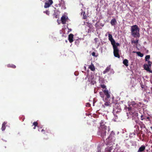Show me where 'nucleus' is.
<instances>
[{
    "label": "nucleus",
    "mask_w": 152,
    "mask_h": 152,
    "mask_svg": "<svg viewBox=\"0 0 152 152\" xmlns=\"http://www.w3.org/2000/svg\"><path fill=\"white\" fill-rule=\"evenodd\" d=\"M137 127L138 128V129L139 130V126H137Z\"/></svg>",
    "instance_id": "nucleus-42"
},
{
    "label": "nucleus",
    "mask_w": 152,
    "mask_h": 152,
    "mask_svg": "<svg viewBox=\"0 0 152 152\" xmlns=\"http://www.w3.org/2000/svg\"><path fill=\"white\" fill-rule=\"evenodd\" d=\"M150 55H147L145 57V61H147V62H148V61H149V59L150 58Z\"/></svg>",
    "instance_id": "nucleus-24"
},
{
    "label": "nucleus",
    "mask_w": 152,
    "mask_h": 152,
    "mask_svg": "<svg viewBox=\"0 0 152 152\" xmlns=\"http://www.w3.org/2000/svg\"><path fill=\"white\" fill-rule=\"evenodd\" d=\"M123 64L126 66H128V61L127 59H125L123 61Z\"/></svg>",
    "instance_id": "nucleus-17"
},
{
    "label": "nucleus",
    "mask_w": 152,
    "mask_h": 152,
    "mask_svg": "<svg viewBox=\"0 0 152 152\" xmlns=\"http://www.w3.org/2000/svg\"><path fill=\"white\" fill-rule=\"evenodd\" d=\"M108 39L110 41L112 46L116 44V42H115V40L113 38L112 35L110 34H108Z\"/></svg>",
    "instance_id": "nucleus-6"
},
{
    "label": "nucleus",
    "mask_w": 152,
    "mask_h": 152,
    "mask_svg": "<svg viewBox=\"0 0 152 152\" xmlns=\"http://www.w3.org/2000/svg\"><path fill=\"white\" fill-rule=\"evenodd\" d=\"M115 133L113 131L111 132L108 137L106 139L107 145H111L113 143L115 140Z\"/></svg>",
    "instance_id": "nucleus-3"
},
{
    "label": "nucleus",
    "mask_w": 152,
    "mask_h": 152,
    "mask_svg": "<svg viewBox=\"0 0 152 152\" xmlns=\"http://www.w3.org/2000/svg\"><path fill=\"white\" fill-rule=\"evenodd\" d=\"M91 106V104L89 103H86V106L87 107H90Z\"/></svg>",
    "instance_id": "nucleus-32"
},
{
    "label": "nucleus",
    "mask_w": 152,
    "mask_h": 152,
    "mask_svg": "<svg viewBox=\"0 0 152 152\" xmlns=\"http://www.w3.org/2000/svg\"><path fill=\"white\" fill-rule=\"evenodd\" d=\"M120 46V44L118 42H117L116 44L113 45V54L114 56L117 57L118 58H120V56L119 54V50L118 48V46Z\"/></svg>",
    "instance_id": "nucleus-4"
},
{
    "label": "nucleus",
    "mask_w": 152,
    "mask_h": 152,
    "mask_svg": "<svg viewBox=\"0 0 152 152\" xmlns=\"http://www.w3.org/2000/svg\"><path fill=\"white\" fill-rule=\"evenodd\" d=\"M110 104V102H106L104 104V105L105 106H109Z\"/></svg>",
    "instance_id": "nucleus-27"
},
{
    "label": "nucleus",
    "mask_w": 152,
    "mask_h": 152,
    "mask_svg": "<svg viewBox=\"0 0 152 152\" xmlns=\"http://www.w3.org/2000/svg\"><path fill=\"white\" fill-rule=\"evenodd\" d=\"M89 68L91 69V71H94L95 70L94 66L92 64H91L89 66Z\"/></svg>",
    "instance_id": "nucleus-18"
},
{
    "label": "nucleus",
    "mask_w": 152,
    "mask_h": 152,
    "mask_svg": "<svg viewBox=\"0 0 152 152\" xmlns=\"http://www.w3.org/2000/svg\"><path fill=\"white\" fill-rule=\"evenodd\" d=\"M96 83V81H94V80H91V83L92 85H94V84H95Z\"/></svg>",
    "instance_id": "nucleus-29"
},
{
    "label": "nucleus",
    "mask_w": 152,
    "mask_h": 152,
    "mask_svg": "<svg viewBox=\"0 0 152 152\" xmlns=\"http://www.w3.org/2000/svg\"><path fill=\"white\" fill-rule=\"evenodd\" d=\"M76 43H77V42H75V44H76Z\"/></svg>",
    "instance_id": "nucleus-41"
},
{
    "label": "nucleus",
    "mask_w": 152,
    "mask_h": 152,
    "mask_svg": "<svg viewBox=\"0 0 152 152\" xmlns=\"http://www.w3.org/2000/svg\"><path fill=\"white\" fill-rule=\"evenodd\" d=\"M87 23L88 24V26L90 28H91L93 27L92 25L90 23Z\"/></svg>",
    "instance_id": "nucleus-25"
},
{
    "label": "nucleus",
    "mask_w": 152,
    "mask_h": 152,
    "mask_svg": "<svg viewBox=\"0 0 152 152\" xmlns=\"http://www.w3.org/2000/svg\"><path fill=\"white\" fill-rule=\"evenodd\" d=\"M97 39L96 38H95V39H94V40L95 41H96V40Z\"/></svg>",
    "instance_id": "nucleus-39"
},
{
    "label": "nucleus",
    "mask_w": 152,
    "mask_h": 152,
    "mask_svg": "<svg viewBox=\"0 0 152 152\" xmlns=\"http://www.w3.org/2000/svg\"><path fill=\"white\" fill-rule=\"evenodd\" d=\"M136 53L138 56H140L141 57H142L143 56V54L141 53L140 52H136Z\"/></svg>",
    "instance_id": "nucleus-22"
},
{
    "label": "nucleus",
    "mask_w": 152,
    "mask_h": 152,
    "mask_svg": "<svg viewBox=\"0 0 152 152\" xmlns=\"http://www.w3.org/2000/svg\"><path fill=\"white\" fill-rule=\"evenodd\" d=\"M117 21L116 20L115 18L112 19L110 21V23L112 26L115 25Z\"/></svg>",
    "instance_id": "nucleus-15"
},
{
    "label": "nucleus",
    "mask_w": 152,
    "mask_h": 152,
    "mask_svg": "<svg viewBox=\"0 0 152 152\" xmlns=\"http://www.w3.org/2000/svg\"><path fill=\"white\" fill-rule=\"evenodd\" d=\"M7 66L8 67H11L12 68H15L16 67V66L12 64H9L7 65Z\"/></svg>",
    "instance_id": "nucleus-20"
},
{
    "label": "nucleus",
    "mask_w": 152,
    "mask_h": 152,
    "mask_svg": "<svg viewBox=\"0 0 152 152\" xmlns=\"http://www.w3.org/2000/svg\"><path fill=\"white\" fill-rule=\"evenodd\" d=\"M53 15L54 16V18H57L58 17L59 15L58 12H54Z\"/></svg>",
    "instance_id": "nucleus-21"
},
{
    "label": "nucleus",
    "mask_w": 152,
    "mask_h": 152,
    "mask_svg": "<svg viewBox=\"0 0 152 152\" xmlns=\"http://www.w3.org/2000/svg\"><path fill=\"white\" fill-rule=\"evenodd\" d=\"M47 132L48 133H51L50 131L49 130H47Z\"/></svg>",
    "instance_id": "nucleus-33"
},
{
    "label": "nucleus",
    "mask_w": 152,
    "mask_h": 152,
    "mask_svg": "<svg viewBox=\"0 0 152 152\" xmlns=\"http://www.w3.org/2000/svg\"><path fill=\"white\" fill-rule=\"evenodd\" d=\"M68 30H69V32H70L71 31H72V30L71 29H69V28H68Z\"/></svg>",
    "instance_id": "nucleus-35"
},
{
    "label": "nucleus",
    "mask_w": 152,
    "mask_h": 152,
    "mask_svg": "<svg viewBox=\"0 0 152 152\" xmlns=\"http://www.w3.org/2000/svg\"><path fill=\"white\" fill-rule=\"evenodd\" d=\"M83 16H84V17H83L84 19H86V16H85L84 15V14L83 15Z\"/></svg>",
    "instance_id": "nucleus-34"
},
{
    "label": "nucleus",
    "mask_w": 152,
    "mask_h": 152,
    "mask_svg": "<svg viewBox=\"0 0 152 152\" xmlns=\"http://www.w3.org/2000/svg\"><path fill=\"white\" fill-rule=\"evenodd\" d=\"M131 34L134 37H139L140 29L137 25H133L131 27Z\"/></svg>",
    "instance_id": "nucleus-2"
},
{
    "label": "nucleus",
    "mask_w": 152,
    "mask_h": 152,
    "mask_svg": "<svg viewBox=\"0 0 152 152\" xmlns=\"http://www.w3.org/2000/svg\"><path fill=\"white\" fill-rule=\"evenodd\" d=\"M38 123L37 122H35L33 123V125H34L35 126H37Z\"/></svg>",
    "instance_id": "nucleus-26"
},
{
    "label": "nucleus",
    "mask_w": 152,
    "mask_h": 152,
    "mask_svg": "<svg viewBox=\"0 0 152 152\" xmlns=\"http://www.w3.org/2000/svg\"><path fill=\"white\" fill-rule=\"evenodd\" d=\"M104 92V94L106 96V98L109 99L110 97V95L108 92V90L107 89H103L102 90Z\"/></svg>",
    "instance_id": "nucleus-8"
},
{
    "label": "nucleus",
    "mask_w": 152,
    "mask_h": 152,
    "mask_svg": "<svg viewBox=\"0 0 152 152\" xmlns=\"http://www.w3.org/2000/svg\"><path fill=\"white\" fill-rule=\"evenodd\" d=\"M112 148H113L112 146L108 147L105 149L104 152H111ZM113 152H117V151H115V150Z\"/></svg>",
    "instance_id": "nucleus-12"
},
{
    "label": "nucleus",
    "mask_w": 152,
    "mask_h": 152,
    "mask_svg": "<svg viewBox=\"0 0 152 152\" xmlns=\"http://www.w3.org/2000/svg\"><path fill=\"white\" fill-rule=\"evenodd\" d=\"M99 95L102 98H103V99H104V92L103 91V92H99Z\"/></svg>",
    "instance_id": "nucleus-23"
},
{
    "label": "nucleus",
    "mask_w": 152,
    "mask_h": 152,
    "mask_svg": "<svg viewBox=\"0 0 152 152\" xmlns=\"http://www.w3.org/2000/svg\"><path fill=\"white\" fill-rule=\"evenodd\" d=\"M148 64H145L144 65V68L147 71L151 73L152 71L150 69V67H151L152 63L150 61H148Z\"/></svg>",
    "instance_id": "nucleus-5"
},
{
    "label": "nucleus",
    "mask_w": 152,
    "mask_h": 152,
    "mask_svg": "<svg viewBox=\"0 0 152 152\" xmlns=\"http://www.w3.org/2000/svg\"><path fill=\"white\" fill-rule=\"evenodd\" d=\"M97 152H101L100 149H98V151Z\"/></svg>",
    "instance_id": "nucleus-36"
},
{
    "label": "nucleus",
    "mask_w": 152,
    "mask_h": 152,
    "mask_svg": "<svg viewBox=\"0 0 152 152\" xmlns=\"http://www.w3.org/2000/svg\"><path fill=\"white\" fill-rule=\"evenodd\" d=\"M138 40H134L132 41V43H134L135 44H137L138 43Z\"/></svg>",
    "instance_id": "nucleus-28"
},
{
    "label": "nucleus",
    "mask_w": 152,
    "mask_h": 152,
    "mask_svg": "<svg viewBox=\"0 0 152 152\" xmlns=\"http://www.w3.org/2000/svg\"><path fill=\"white\" fill-rule=\"evenodd\" d=\"M100 124L101 126L98 134V135L104 138L105 137L106 134H108L109 133L110 129L107 126H104V123L102 122V121H101Z\"/></svg>",
    "instance_id": "nucleus-1"
},
{
    "label": "nucleus",
    "mask_w": 152,
    "mask_h": 152,
    "mask_svg": "<svg viewBox=\"0 0 152 152\" xmlns=\"http://www.w3.org/2000/svg\"><path fill=\"white\" fill-rule=\"evenodd\" d=\"M36 127V126H34V128H33L34 129H35V128H35Z\"/></svg>",
    "instance_id": "nucleus-40"
},
{
    "label": "nucleus",
    "mask_w": 152,
    "mask_h": 152,
    "mask_svg": "<svg viewBox=\"0 0 152 152\" xmlns=\"http://www.w3.org/2000/svg\"><path fill=\"white\" fill-rule=\"evenodd\" d=\"M96 53L94 52H93L92 53V56H94V57H97V55H95Z\"/></svg>",
    "instance_id": "nucleus-30"
},
{
    "label": "nucleus",
    "mask_w": 152,
    "mask_h": 152,
    "mask_svg": "<svg viewBox=\"0 0 152 152\" xmlns=\"http://www.w3.org/2000/svg\"><path fill=\"white\" fill-rule=\"evenodd\" d=\"M61 20L62 24H66V16H63L61 17Z\"/></svg>",
    "instance_id": "nucleus-13"
},
{
    "label": "nucleus",
    "mask_w": 152,
    "mask_h": 152,
    "mask_svg": "<svg viewBox=\"0 0 152 152\" xmlns=\"http://www.w3.org/2000/svg\"><path fill=\"white\" fill-rule=\"evenodd\" d=\"M45 131V130H44V129H42V130L41 132H43V131Z\"/></svg>",
    "instance_id": "nucleus-37"
},
{
    "label": "nucleus",
    "mask_w": 152,
    "mask_h": 152,
    "mask_svg": "<svg viewBox=\"0 0 152 152\" xmlns=\"http://www.w3.org/2000/svg\"><path fill=\"white\" fill-rule=\"evenodd\" d=\"M138 115V114L137 113H136V114H135V115H137H137Z\"/></svg>",
    "instance_id": "nucleus-38"
},
{
    "label": "nucleus",
    "mask_w": 152,
    "mask_h": 152,
    "mask_svg": "<svg viewBox=\"0 0 152 152\" xmlns=\"http://www.w3.org/2000/svg\"><path fill=\"white\" fill-rule=\"evenodd\" d=\"M99 81L100 83L101 84L100 85V87L104 89H107L106 86L104 84H102V83L104 81V80H99Z\"/></svg>",
    "instance_id": "nucleus-11"
},
{
    "label": "nucleus",
    "mask_w": 152,
    "mask_h": 152,
    "mask_svg": "<svg viewBox=\"0 0 152 152\" xmlns=\"http://www.w3.org/2000/svg\"><path fill=\"white\" fill-rule=\"evenodd\" d=\"M74 35L72 34H69L68 36V40L71 43L73 41Z\"/></svg>",
    "instance_id": "nucleus-9"
},
{
    "label": "nucleus",
    "mask_w": 152,
    "mask_h": 152,
    "mask_svg": "<svg viewBox=\"0 0 152 152\" xmlns=\"http://www.w3.org/2000/svg\"><path fill=\"white\" fill-rule=\"evenodd\" d=\"M145 149V146L144 145H142L139 149L138 152H142L144 151Z\"/></svg>",
    "instance_id": "nucleus-14"
},
{
    "label": "nucleus",
    "mask_w": 152,
    "mask_h": 152,
    "mask_svg": "<svg viewBox=\"0 0 152 152\" xmlns=\"http://www.w3.org/2000/svg\"><path fill=\"white\" fill-rule=\"evenodd\" d=\"M53 3V1L52 0H49L45 3L44 7L45 8H47L49 7Z\"/></svg>",
    "instance_id": "nucleus-7"
},
{
    "label": "nucleus",
    "mask_w": 152,
    "mask_h": 152,
    "mask_svg": "<svg viewBox=\"0 0 152 152\" xmlns=\"http://www.w3.org/2000/svg\"><path fill=\"white\" fill-rule=\"evenodd\" d=\"M137 123L139 125L141 129L143 128H146V126H145V125L142 123V122L141 121H138Z\"/></svg>",
    "instance_id": "nucleus-10"
},
{
    "label": "nucleus",
    "mask_w": 152,
    "mask_h": 152,
    "mask_svg": "<svg viewBox=\"0 0 152 152\" xmlns=\"http://www.w3.org/2000/svg\"><path fill=\"white\" fill-rule=\"evenodd\" d=\"M7 124V122H4L2 124V127L1 128V130L2 131L5 130L6 129L5 125Z\"/></svg>",
    "instance_id": "nucleus-16"
},
{
    "label": "nucleus",
    "mask_w": 152,
    "mask_h": 152,
    "mask_svg": "<svg viewBox=\"0 0 152 152\" xmlns=\"http://www.w3.org/2000/svg\"><path fill=\"white\" fill-rule=\"evenodd\" d=\"M44 13H45L46 14H47L48 15H49V11H48V10H47L45 11H44Z\"/></svg>",
    "instance_id": "nucleus-31"
},
{
    "label": "nucleus",
    "mask_w": 152,
    "mask_h": 152,
    "mask_svg": "<svg viewBox=\"0 0 152 152\" xmlns=\"http://www.w3.org/2000/svg\"><path fill=\"white\" fill-rule=\"evenodd\" d=\"M110 69V67H107V68L105 69V70L103 71V73L104 74H105L107 73V72H109Z\"/></svg>",
    "instance_id": "nucleus-19"
}]
</instances>
